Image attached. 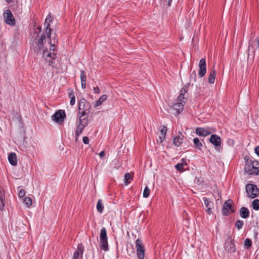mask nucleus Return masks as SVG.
<instances>
[{"label": "nucleus", "mask_w": 259, "mask_h": 259, "mask_svg": "<svg viewBox=\"0 0 259 259\" xmlns=\"http://www.w3.org/2000/svg\"><path fill=\"white\" fill-rule=\"evenodd\" d=\"M52 21V17L51 15L47 16L46 19V22L45 25L46 26V31L45 33L48 37H51V29L50 28V22Z\"/></svg>", "instance_id": "obj_18"}, {"label": "nucleus", "mask_w": 259, "mask_h": 259, "mask_svg": "<svg viewBox=\"0 0 259 259\" xmlns=\"http://www.w3.org/2000/svg\"><path fill=\"white\" fill-rule=\"evenodd\" d=\"M83 249V246L81 244H78L76 250L73 254L72 259H82Z\"/></svg>", "instance_id": "obj_17"}, {"label": "nucleus", "mask_w": 259, "mask_h": 259, "mask_svg": "<svg viewBox=\"0 0 259 259\" xmlns=\"http://www.w3.org/2000/svg\"><path fill=\"white\" fill-rule=\"evenodd\" d=\"M137 254L139 259H144L145 257V247L141 239L138 238L136 241Z\"/></svg>", "instance_id": "obj_7"}, {"label": "nucleus", "mask_w": 259, "mask_h": 259, "mask_svg": "<svg viewBox=\"0 0 259 259\" xmlns=\"http://www.w3.org/2000/svg\"><path fill=\"white\" fill-rule=\"evenodd\" d=\"M93 90L95 94H99L100 91L99 88L98 87H94Z\"/></svg>", "instance_id": "obj_41"}, {"label": "nucleus", "mask_w": 259, "mask_h": 259, "mask_svg": "<svg viewBox=\"0 0 259 259\" xmlns=\"http://www.w3.org/2000/svg\"><path fill=\"white\" fill-rule=\"evenodd\" d=\"M193 143L194 144V148L198 150H201L203 145L202 143L200 141L199 139L198 138H195L193 139Z\"/></svg>", "instance_id": "obj_27"}, {"label": "nucleus", "mask_w": 259, "mask_h": 259, "mask_svg": "<svg viewBox=\"0 0 259 259\" xmlns=\"http://www.w3.org/2000/svg\"><path fill=\"white\" fill-rule=\"evenodd\" d=\"M252 206L255 210H259V199H254L252 202Z\"/></svg>", "instance_id": "obj_30"}, {"label": "nucleus", "mask_w": 259, "mask_h": 259, "mask_svg": "<svg viewBox=\"0 0 259 259\" xmlns=\"http://www.w3.org/2000/svg\"><path fill=\"white\" fill-rule=\"evenodd\" d=\"M225 249L228 252L233 253L235 252L236 248L234 241L231 238H228L225 242Z\"/></svg>", "instance_id": "obj_13"}, {"label": "nucleus", "mask_w": 259, "mask_h": 259, "mask_svg": "<svg viewBox=\"0 0 259 259\" xmlns=\"http://www.w3.org/2000/svg\"><path fill=\"white\" fill-rule=\"evenodd\" d=\"M206 72V64L205 58H202L199 63L198 75L200 77H203Z\"/></svg>", "instance_id": "obj_10"}, {"label": "nucleus", "mask_w": 259, "mask_h": 259, "mask_svg": "<svg viewBox=\"0 0 259 259\" xmlns=\"http://www.w3.org/2000/svg\"><path fill=\"white\" fill-rule=\"evenodd\" d=\"M5 200L2 196H0V209L3 210L5 207Z\"/></svg>", "instance_id": "obj_38"}, {"label": "nucleus", "mask_w": 259, "mask_h": 259, "mask_svg": "<svg viewBox=\"0 0 259 259\" xmlns=\"http://www.w3.org/2000/svg\"><path fill=\"white\" fill-rule=\"evenodd\" d=\"M213 131L209 127L203 128V127H197L196 129V133L199 136L206 137L211 133H213Z\"/></svg>", "instance_id": "obj_14"}, {"label": "nucleus", "mask_w": 259, "mask_h": 259, "mask_svg": "<svg viewBox=\"0 0 259 259\" xmlns=\"http://www.w3.org/2000/svg\"><path fill=\"white\" fill-rule=\"evenodd\" d=\"M100 248L102 249L105 251H107L109 250L107 236V231L105 228H102L100 231Z\"/></svg>", "instance_id": "obj_5"}, {"label": "nucleus", "mask_w": 259, "mask_h": 259, "mask_svg": "<svg viewBox=\"0 0 259 259\" xmlns=\"http://www.w3.org/2000/svg\"><path fill=\"white\" fill-rule=\"evenodd\" d=\"M3 17L6 23L11 26L15 25V19L11 11L10 10H6L4 14Z\"/></svg>", "instance_id": "obj_8"}, {"label": "nucleus", "mask_w": 259, "mask_h": 259, "mask_svg": "<svg viewBox=\"0 0 259 259\" xmlns=\"http://www.w3.org/2000/svg\"><path fill=\"white\" fill-rule=\"evenodd\" d=\"M99 155L101 158H103L105 156V153L104 151H102L99 153Z\"/></svg>", "instance_id": "obj_43"}, {"label": "nucleus", "mask_w": 259, "mask_h": 259, "mask_svg": "<svg viewBox=\"0 0 259 259\" xmlns=\"http://www.w3.org/2000/svg\"><path fill=\"white\" fill-rule=\"evenodd\" d=\"M83 142L85 144H88L89 143V139L88 137H84L82 139Z\"/></svg>", "instance_id": "obj_40"}, {"label": "nucleus", "mask_w": 259, "mask_h": 259, "mask_svg": "<svg viewBox=\"0 0 259 259\" xmlns=\"http://www.w3.org/2000/svg\"><path fill=\"white\" fill-rule=\"evenodd\" d=\"M255 153L259 156V146L256 147L254 149Z\"/></svg>", "instance_id": "obj_42"}, {"label": "nucleus", "mask_w": 259, "mask_h": 259, "mask_svg": "<svg viewBox=\"0 0 259 259\" xmlns=\"http://www.w3.org/2000/svg\"><path fill=\"white\" fill-rule=\"evenodd\" d=\"M252 244V241L250 239L247 238L244 241V246L247 248H249Z\"/></svg>", "instance_id": "obj_34"}, {"label": "nucleus", "mask_w": 259, "mask_h": 259, "mask_svg": "<svg viewBox=\"0 0 259 259\" xmlns=\"http://www.w3.org/2000/svg\"><path fill=\"white\" fill-rule=\"evenodd\" d=\"M81 85L82 89L86 88V75L84 70L80 71Z\"/></svg>", "instance_id": "obj_24"}, {"label": "nucleus", "mask_w": 259, "mask_h": 259, "mask_svg": "<svg viewBox=\"0 0 259 259\" xmlns=\"http://www.w3.org/2000/svg\"><path fill=\"white\" fill-rule=\"evenodd\" d=\"M90 104L84 98L81 99L78 103L79 118H87V111L90 110Z\"/></svg>", "instance_id": "obj_4"}, {"label": "nucleus", "mask_w": 259, "mask_h": 259, "mask_svg": "<svg viewBox=\"0 0 259 259\" xmlns=\"http://www.w3.org/2000/svg\"><path fill=\"white\" fill-rule=\"evenodd\" d=\"M8 3H12L14 0H5Z\"/></svg>", "instance_id": "obj_45"}, {"label": "nucleus", "mask_w": 259, "mask_h": 259, "mask_svg": "<svg viewBox=\"0 0 259 259\" xmlns=\"http://www.w3.org/2000/svg\"><path fill=\"white\" fill-rule=\"evenodd\" d=\"M245 189L247 196L250 198H254L259 195V189L256 186L253 184H248L246 185Z\"/></svg>", "instance_id": "obj_6"}, {"label": "nucleus", "mask_w": 259, "mask_h": 259, "mask_svg": "<svg viewBox=\"0 0 259 259\" xmlns=\"http://www.w3.org/2000/svg\"><path fill=\"white\" fill-rule=\"evenodd\" d=\"M206 211L209 214L212 213V209L213 208V203L205 197L203 198Z\"/></svg>", "instance_id": "obj_16"}, {"label": "nucleus", "mask_w": 259, "mask_h": 259, "mask_svg": "<svg viewBox=\"0 0 259 259\" xmlns=\"http://www.w3.org/2000/svg\"><path fill=\"white\" fill-rule=\"evenodd\" d=\"M87 124V118H79V124L76 127V135L79 136L81 133L83 127Z\"/></svg>", "instance_id": "obj_11"}, {"label": "nucleus", "mask_w": 259, "mask_h": 259, "mask_svg": "<svg viewBox=\"0 0 259 259\" xmlns=\"http://www.w3.org/2000/svg\"><path fill=\"white\" fill-rule=\"evenodd\" d=\"M50 38V42L48 44L44 43V48L41 49V50L42 51V56L44 58L48 61H50L51 60L54 59L55 58V54L54 53H51V52H49L47 50V46H50L51 47H53V48H51L50 50L53 51H55V44L57 42V40L55 39V38L54 37L52 39L51 37Z\"/></svg>", "instance_id": "obj_2"}, {"label": "nucleus", "mask_w": 259, "mask_h": 259, "mask_svg": "<svg viewBox=\"0 0 259 259\" xmlns=\"http://www.w3.org/2000/svg\"><path fill=\"white\" fill-rule=\"evenodd\" d=\"M209 142L215 147H220L221 144V138L217 135H212L209 140Z\"/></svg>", "instance_id": "obj_19"}, {"label": "nucleus", "mask_w": 259, "mask_h": 259, "mask_svg": "<svg viewBox=\"0 0 259 259\" xmlns=\"http://www.w3.org/2000/svg\"><path fill=\"white\" fill-rule=\"evenodd\" d=\"M167 128L165 126H163L162 129L160 131V136L159 137L158 140H157V142L161 143L163 142L166 134Z\"/></svg>", "instance_id": "obj_21"}, {"label": "nucleus", "mask_w": 259, "mask_h": 259, "mask_svg": "<svg viewBox=\"0 0 259 259\" xmlns=\"http://www.w3.org/2000/svg\"><path fill=\"white\" fill-rule=\"evenodd\" d=\"M131 179V175L129 173H126L124 176V183L126 185H127L129 183L128 181L129 180Z\"/></svg>", "instance_id": "obj_35"}, {"label": "nucleus", "mask_w": 259, "mask_h": 259, "mask_svg": "<svg viewBox=\"0 0 259 259\" xmlns=\"http://www.w3.org/2000/svg\"><path fill=\"white\" fill-rule=\"evenodd\" d=\"M244 169L249 175H257L259 174V163L256 160H247Z\"/></svg>", "instance_id": "obj_3"}, {"label": "nucleus", "mask_w": 259, "mask_h": 259, "mask_svg": "<svg viewBox=\"0 0 259 259\" xmlns=\"http://www.w3.org/2000/svg\"><path fill=\"white\" fill-rule=\"evenodd\" d=\"M243 225V222L242 221L238 220L236 222L235 226L238 229L240 230L242 228Z\"/></svg>", "instance_id": "obj_37"}, {"label": "nucleus", "mask_w": 259, "mask_h": 259, "mask_svg": "<svg viewBox=\"0 0 259 259\" xmlns=\"http://www.w3.org/2000/svg\"><path fill=\"white\" fill-rule=\"evenodd\" d=\"M256 49L259 50V36L257 38Z\"/></svg>", "instance_id": "obj_44"}, {"label": "nucleus", "mask_w": 259, "mask_h": 259, "mask_svg": "<svg viewBox=\"0 0 259 259\" xmlns=\"http://www.w3.org/2000/svg\"><path fill=\"white\" fill-rule=\"evenodd\" d=\"M97 209L98 211V212L100 213H102L103 211L104 205L102 202V200H101V199H99L98 201V202L97 204Z\"/></svg>", "instance_id": "obj_29"}, {"label": "nucleus", "mask_w": 259, "mask_h": 259, "mask_svg": "<svg viewBox=\"0 0 259 259\" xmlns=\"http://www.w3.org/2000/svg\"><path fill=\"white\" fill-rule=\"evenodd\" d=\"M249 212L248 209L245 207H242L240 210V215L243 219L247 218L249 217Z\"/></svg>", "instance_id": "obj_22"}, {"label": "nucleus", "mask_w": 259, "mask_h": 259, "mask_svg": "<svg viewBox=\"0 0 259 259\" xmlns=\"http://www.w3.org/2000/svg\"><path fill=\"white\" fill-rule=\"evenodd\" d=\"M69 97L71 99L70 104L71 105H73L75 102V97L73 92H71L69 94Z\"/></svg>", "instance_id": "obj_32"}, {"label": "nucleus", "mask_w": 259, "mask_h": 259, "mask_svg": "<svg viewBox=\"0 0 259 259\" xmlns=\"http://www.w3.org/2000/svg\"><path fill=\"white\" fill-rule=\"evenodd\" d=\"M172 2V0H168V3H167V5L168 6H170V4H171V2Z\"/></svg>", "instance_id": "obj_46"}, {"label": "nucleus", "mask_w": 259, "mask_h": 259, "mask_svg": "<svg viewBox=\"0 0 259 259\" xmlns=\"http://www.w3.org/2000/svg\"><path fill=\"white\" fill-rule=\"evenodd\" d=\"M183 142V139L179 137H176L174 139V144L176 146H180Z\"/></svg>", "instance_id": "obj_31"}, {"label": "nucleus", "mask_w": 259, "mask_h": 259, "mask_svg": "<svg viewBox=\"0 0 259 259\" xmlns=\"http://www.w3.org/2000/svg\"><path fill=\"white\" fill-rule=\"evenodd\" d=\"M23 202L27 206H30L32 204V199L30 197H26L23 199Z\"/></svg>", "instance_id": "obj_33"}, {"label": "nucleus", "mask_w": 259, "mask_h": 259, "mask_svg": "<svg viewBox=\"0 0 259 259\" xmlns=\"http://www.w3.org/2000/svg\"><path fill=\"white\" fill-rule=\"evenodd\" d=\"M41 32V27L38 26L34 28L31 36L34 39L32 40V48L36 52H40L41 49L44 48V44L46 42L47 35H41L39 37V33Z\"/></svg>", "instance_id": "obj_1"}, {"label": "nucleus", "mask_w": 259, "mask_h": 259, "mask_svg": "<svg viewBox=\"0 0 259 259\" xmlns=\"http://www.w3.org/2000/svg\"><path fill=\"white\" fill-rule=\"evenodd\" d=\"M232 201L229 200L225 202L222 209V213L224 215H227L232 212Z\"/></svg>", "instance_id": "obj_15"}, {"label": "nucleus", "mask_w": 259, "mask_h": 259, "mask_svg": "<svg viewBox=\"0 0 259 259\" xmlns=\"http://www.w3.org/2000/svg\"><path fill=\"white\" fill-rule=\"evenodd\" d=\"M18 195L20 198L24 197L25 195V191L23 189L20 190V191L19 192Z\"/></svg>", "instance_id": "obj_39"}, {"label": "nucleus", "mask_w": 259, "mask_h": 259, "mask_svg": "<svg viewBox=\"0 0 259 259\" xmlns=\"http://www.w3.org/2000/svg\"><path fill=\"white\" fill-rule=\"evenodd\" d=\"M107 98L106 95H102L98 100L96 101V103L94 105V107L96 108L99 106H100L104 102H105Z\"/></svg>", "instance_id": "obj_26"}, {"label": "nucleus", "mask_w": 259, "mask_h": 259, "mask_svg": "<svg viewBox=\"0 0 259 259\" xmlns=\"http://www.w3.org/2000/svg\"><path fill=\"white\" fill-rule=\"evenodd\" d=\"M66 117L65 113L64 111L59 110L55 112L52 116V119L54 121L61 123L63 122Z\"/></svg>", "instance_id": "obj_9"}, {"label": "nucleus", "mask_w": 259, "mask_h": 259, "mask_svg": "<svg viewBox=\"0 0 259 259\" xmlns=\"http://www.w3.org/2000/svg\"><path fill=\"white\" fill-rule=\"evenodd\" d=\"M216 75V71L214 69L210 70L208 77V81L210 83H213L214 82Z\"/></svg>", "instance_id": "obj_25"}, {"label": "nucleus", "mask_w": 259, "mask_h": 259, "mask_svg": "<svg viewBox=\"0 0 259 259\" xmlns=\"http://www.w3.org/2000/svg\"><path fill=\"white\" fill-rule=\"evenodd\" d=\"M8 160L10 164L13 166L17 164V157L15 153L11 152L8 155Z\"/></svg>", "instance_id": "obj_20"}, {"label": "nucleus", "mask_w": 259, "mask_h": 259, "mask_svg": "<svg viewBox=\"0 0 259 259\" xmlns=\"http://www.w3.org/2000/svg\"><path fill=\"white\" fill-rule=\"evenodd\" d=\"M186 161L184 159H182V162L176 165L175 168L179 171L182 170L185 165H186Z\"/></svg>", "instance_id": "obj_28"}, {"label": "nucleus", "mask_w": 259, "mask_h": 259, "mask_svg": "<svg viewBox=\"0 0 259 259\" xmlns=\"http://www.w3.org/2000/svg\"><path fill=\"white\" fill-rule=\"evenodd\" d=\"M188 91L187 87L185 86L180 91V94L179 96H178V98H179V101H181V100H184L186 101V98L185 97V95L187 93Z\"/></svg>", "instance_id": "obj_23"}, {"label": "nucleus", "mask_w": 259, "mask_h": 259, "mask_svg": "<svg viewBox=\"0 0 259 259\" xmlns=\"http://www.w3.org/2000/svg\"><path fill=\"white\" fill-rule=\"evenodd\" d=\"M0 46H2V44L1 43L0 44Z\"/></svg>", "instance_id": "obj_47"}, {"label": "nucleus", "mask_w": 259, "mask_h": 259, "mask_svg": "<svg viewBox=\"0 0 259 259\" xmlns=\"http://www.w3.org/2000/svg\"><path fill=\"white\" fill-rule=\"evenodd\" d=\"M186 101L184 100L179 101V98L177 99V102L173 105L172 108L176 110L177 114L180 113L183 110Z\"/></svg>", "instance_id": "obj_12"}, {"label": "nucleus", "mask_w": 259, "mask_h": 259, "mask_svg": "<svg viewBox=\"0 0 259 259\" xmlns=\"http://www.w3.org/2000/svg\"><path fill=\"white\" fill-rule=\"evenodd\" d=\"M150 194V189H149V188L146 186L145 189H144V192H143V197L144 198H147L149 196Z\"/></svg>", "instance_id": "obj_36"}]
</instances>
